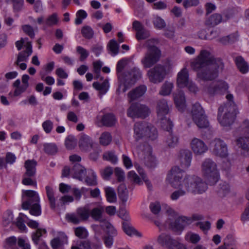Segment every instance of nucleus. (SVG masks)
Returning <instances> with one entry per match:
<instances>
[{
    "mask_svg": "<svg viewBox=\"0 0 249 249\" xmlns=\"http://www.w3.org/2000/svg\"><path fill=\"white\" fill-rule=\"evenodd\" d=\"M191 68L196 72L197 78L202 81H212L216 79L224 65L219 58H215L208 51L202 50L191 63Z\"/></svg>",
    "mask_w": 249,
    "mask_h": 249,
    "instance_id": "nucleus-1",
    "label": "nucleus"
},
{
    "mask_svg": "<svg viewBox=\"0 0 249 249\" xmlns=\"http://www.w3.org/2000/svg\"><path fill=\"white\" fill-rule=\"evenodd\" d=\"M160 42L157 38L147 39L144 43L147 51L141 62L145 68H149L157 63L160 59L161 53L160 49L156 46Z\"/></svg>",
    "mask_w": 249,
    "mask_h": 249,
    "instance_id": "nucleus-3",
    "label": "nucleus"
},
{
    "mask_svg": "<svg viewBox=\"0 0 249 249\" xmlns=\"http://www.w3.org/2000/svg\"><path fill=\"white\" fill-rule=\"evenodd\" d=\"M133 137L136 142L146 137L153 141L158 137V132L155 127L145 122L136 123L133 126Z\"/></svg>",
    "mask_w": 249,
    "mask_h": 249,
    "instance_id": "nucleus-4",
    "label": "nucleus"
},
{
    "mask_svg": "<svg viewBox=\"0 0 249 249\" xmlns=\"http://www.w3.org/2000/svg\"><path fill=\"white\" fill-rule=\"evenodd\" d=\"M114 174L119 182L123 181L124 179V172L121 168L116 167L114 170Z\"/></svg>",
    "mask_w": 249,
    "mask_h": 249,
    "instance_id": "nucleus-64",
    "label": "nucleus"
},
{
    "mask_svg": "<svg viewBox=\"0 0 249 249\" xmlns=\"http://www.w3.org/2000/svg\"><path fill=\"white\" fill-rule=\"evenodd\" d=\"M71 173L74 178L82 180L86 174V170L79 163H74L71 169Z\"/></svg>",
    "mask_w": 249,
    "mask_h": 249,
    "instance_id": "nucleus-23",
    "label": "nucleus"
},
{
    "mask_svg": "<svg viewBox=\"0 0 249 249\" xmlns=\"http://www.w3.org/2000/svg\"><path fill=\"white\" fill-rule=\"evenodd\" d=\"M149 81L154 84L162 82L166 75L165 67L158 64L150 69L147 72Z\"/></svg>",
    "mask_w": 249,
    "mask_h": 249,
    "instance_id": "nucleus-11",
    "label": "nucleus"
},
{
    "mask_svg": "<svg viewBox=\"0 0 249 249\" xmlns=\"http://www.w3.org/2000/svg\"><path fill=\"white\" fill-rule=\"evenodd\" d=\"M113 172V169L111 167H107L101 172L103 178L106 180H108L110 178Z\"/></svg>",
    "mask_w": 249,
    "mask_h": 249,
    "instance_id": "nucleus-62",
    "label": "nucleus"
},
{
    "mask_svg": "<svg viewBox=\"0 0 249 249\" xmlns=\"http://www.w3.org/2000/svg\"><path fill=\"white\" fill-rule=\"evenodd\" d=\"M221 247H225L226 249H235V243L232 235L228 234L224 239L223 245Z\"/></svg>",
    "mask_w": 249,
    "mask_h": 249,
    "instance_id": "nucleus-39",
    "label": "nucleus"
},
{
    "mask_svg": "<svg viewBox=\"0 0 249 249\" xmlns=\"http://www.w3.org/2000/svg\"><path fill=\"white\" fill-rule=\"evenodd\" d=\"M147 88L145 86L141 85L131 90L128 93L129 102H131L141 97L144 94Z\"/></svg>",
    "mask_w": 249,
    "mask_h": 249,
    "instance_id": "nucleus-22",
    "label": "nucleus"
},
{
    "mask_svg": "<svg viewBox=\"0 0 249 249\" xmlns=\"http://www.w3.org/2000/svg\"><path fill=\"white\" fill-rule=\"evenodd\" d=\"M191 223V220L186 216H180L175 219L174 222L169 223V228L174 232L179 234L184 227Z\"/></svg>",
    "mask_w": 249,
    "mask_h": 249,
    "instance_id": "nucleus-17",
    "label": "nucleus"
},
{
    "mask_svg": "<svg viewBox=\"0 0 249 249\" xmlns=\"http://www.w3.org/2000/svg\"><path fill=\"white\" fill-rule=\"evenodd\" d=\"M234 60L241 72L246 73L249 71V65L241 56L235 57Z\"/></svg>",
    "mask_w": 249,
    "mask_h": 249,
    "instance_id": "nucleus-32",
    "label": "nucleus"
},
{
    "mask_svg": "<svg viewBox=\"0 0 249 249\" xmlns=\"http://www.w3.org/2000/svg\"><path fill=\"white\" fill-rule=\"evenodd\" d=\"M126 64V61L124 59H121L119 60L117 64L116 71L118 79L121 78L122 75L124 74L123 71Z\"/></svg>",
    "mask_w": 249,
    "mask_h": 249,
    "instance_id": "nucleus-48",
    "label": "nucleus"
},
{
    "mask_svg": "<svg viewBox=\"0 0 249 249\" xmlns=\"http://www.w3.org/2000/svg\"><path fill=\"white\" fill-rule=\"evenodd\" d=\"M174 102L177 107L180 111H183L185 108V98L184 92L179 90L174 94Z\"/></svg>",
    "mask_w": 249,
    "mask_h": 249,
    "instance_id": "nucleus-25",
    "label": "nucleus"
},
{
    "mask_svg": "<svg viewBox=\"0 0 249 249\" xmlns=\"http://www.w3.org/2000/svg\"><path fill=\"white\" fill-rule=\"evenodd\" d=\"M236 114L232 107L221 106L218 108L217 119L223 126H230L234 122Z\"/></svg>",
    "mask_w": 249,
    "mask_h": 249,
    "instance_id": "nucleus-9",
    "label": "nucleus"
},
{
    "mask_svg": "<svg viewBox=\"0 0 249 249\" xmlns=\"http://www.w3.org/2000/svg\"><path fill=\"white\" fill-rule=\"evenodd\" d=\"M191 146L195 154L200 155L208 150V147L203 141L194 138L191 142Z\"/></svg>",
    "mask_w": 249,
    "mask_h": 249,
    "instance_id": "nucleus-19",
    "label": "nucleus"
},
{
    "mask_svg": "<svg viewBox=\"0 0 249 249\" xmlns=\"http://www.w3.org/2000/svg\"><path fill=\"white\" fill-rule=\"evenodd\" d=\"M183 173L182 169L174 166L168 174L166 180L174 188L181 185L187 194L200 195L206 191L207 184L201 178L190 175H186L183 178Z\"/></svg>",
    "mask_w": 249,
    "mask_h": 249,
    "instance_id": "nucleus-2",
    "label": "nucleus"
},
{
    "mask_svg": "<svg viewBox=\"0 0 249 249\" xmlns=\"http://www.w3.org/2000/svg\"><path fill=\"white\" fill-rule=\"evenodd\" d=\"M189 82L188 71L186 68H184L178 74L177 84L180 88H183L186 87Z\"/></svg>",
    "mask_w": 249,
    "mask_h": 249,
    "instance_id": "nucleus-24",
    "label": "nucleus"
},
{
    "mask_svg": "<svg viewBox=\"0 0 249 249\" xmlns=\"http://www.w3.org/2000/svg\"><path fill=\"white\" fill-rule=\"evenodd\" d=\"M22 29L23 32L31 38H33L35 37L33 28L30 25H24L22 26Z\"/></svg>",
    "mask_w": 249,
    "mask_h": 249,
    "instance_id": "nucleus-63",
    "label": "nucleus"
},
{
    "mask_svg": "<svg viewBox=\"0 0 249 249\" xmlns=\"http://www.w3.org/2000/svg\"><path fill=\"white\" fill-rule=\"evenodd\" d=\"M13 220V214L11 211H7L3 217V225L4 226L10 224Z\"/></svg>",
    "mask_w": 249,
    "mask_h": 249,
    "instance_id": "nucleus-53",
    "label": "nucleus"
},
{
    "mask_svg": "<svg viewBox=\"0 0 249 249\" xmlns=\"http://www.w3.org/2000/svg\"><path fill=\"white\" fill-rule=\"evenodd\" d=\"M228 85L222 80L213 81L205 87V89L209 94L214 95L216 94H223L227 91Z\"/></svg>",
    "mask_w": 249,
    "mask_h": 249,
    "instance_id": "nucleus-14",
    "label": "nucleus"
},
{
    "mask_svg": "<svg viewBox=\"0 0 249 249\" xmlns=\"http://www.w3.org/2000/svg\"><path fill=\"white\" fill-rule=\"evenodd\" d=\"M93 87L99 91V96L101 98L102 96L105 94L108 91L109 87L108 80H105L102 83L98 82H95L92 84Z\"/></svg>",
    "mask_w": 249,
    "mask_h": 249,
    "instance_id": "nucleus-27",
    "label": "nucleus"
},
{
    "mask_svg": "<svg viewBox=\"0 0 249 249\" xmlns=\"http://www.w3.org/2000/svg\"><path fill=\"white\" fill-rule=\"evenodd\" d=\"M58 19L57 15L55 13L49 16L45 21V24L48 26H51L57 23Z\"/></svg>",
    "mask_w": 249,
    "mask_h": 249,
    "instance_id": "nucleus-61",
    "label": "nucleus"
},
{
    "mask_svg": "<svg viewBox=\"0 0 249 249\" xmlns=\"http://www.w3.org/2000/svg\"><path fill=\"white\" fill-rule=\"evenodd\" d=\"M158 242L167 249H187L186 246L182 243L179 238L176 239L166 233L160 234L157 239Z\"/></svg>",
    "mask_w": 249,
    "mask_h": 249,
    "instance_id": "nucleus-7",
    "label": "nucleus"
},
{
    "mask_svg": "<svg viewBox=\"0 0 249 249\" xmlns=\"http://www.w3.org/2000/svg\"><path fill=\"white\" fill-rule=\"evenodd\" d=\"M124 232L129 236H131L135 232V229L130 225L129 221H124L122 223Z\"/></svg>",
    "mask_w": 249,
    "mask_h": 249,
    "instance_id": "nucleus-51",
    "label": "nucleus"
},
{
    "mask_svg": "<svg viewBox=\"0 0 249 249\" xmlns=\"http://www.w3.org/2000/svg\"><path fill=\"white\" fill-rule=\"evenodd\" d=\"M7 3H12L14 12H19L21 10L24 4V0H5Z\"/></svg>",
    "mask_w": 249,
    "mask_h": 249,
    "instance_id": "nucleus-40",
    "label": "nucleus"
},
{
    "mask_svg": "<svg viewBox=\"0 0 249 249\" xmlns=\"http://www.w3.org/2000/svg\"><path fill=\"white\" fill-rule=\"evenodd\" d=\"M107 47L109 48L110 51L114 55H116L118 53L119 45L115 40H111L109 41Z\"/></svg>",
    "mask_w": 249,
    "mask_h": 249,
    "instance_id": "nucleus-57",
    "label": "nucleus"
},
{
    "mask_svg": "<svg viewBox=\"0 0 249 249\" xmlns=\"http://www.w3.org/2000/svg\"><path fill=\"white\" fill-rule=\"evenodd\" d=\"M222 20V16L219 14H213L211 15L205 21L206 25L214 27L219 24Z\"/></svg>",
    "mask_w": 249,
    "mask_h": 249,
    "instance_id": "nucleus-33",
    "label": "nucleus"
},
{
    "mask_svg": "<svg viewBox=\"0 0 249 249\" xmlns=\"http://www.w3.org/2000/svg\"><path fill=\"white\" fill-rule=\"evenodd\" d=\"M21 216L24 217H26V216L25 214L22 213H20L19 216L17 218V219L16 225L21 231H24L26 229V227L24 223V220Z\"/></svg>",
    "mask_w": 249,
    "mask_h": 249,
    "instance_id": "nucleus-56",
    "label": "nucleus"
},
{
    "mask_svg": "<svg viewBox=\"0 0 249 249\" xmlns=\"http://www.w3.org/2000/svg\"><path fill=\"white\" fill-rule=\"evenodd\" d=\"M197 121H194V122L200 128H207L209 125V122L205 114L198 117Z\"/></svg>",
    "mask_w": 249,
    "mask_h": 249,
    "instance_id": "nucleus-41",
    "label": "nucleus"
},
{
    "mask_svg": "<svg viewBox=\"0 0 249 249\" xmlns=\"http://www.w3.org/2000/svg\"><path fill=\"white\" fill-rule=\"evenodd\" d=\"M150 36V34L149 31L146 30L145 28L137 32L136 33V37L138 40H144Z\"/></svg>",
    "mask_w": 249,
    "mask_h": 249,
    "instance_id": "nucleus-50",
    "label": "nucleus"
},
{
    "mask_svg": "<svg viewBox=\"0 0 249 249\" xmlns=\"http://www.w3.org/2000/svg\"><path fill=\"white\" fill-rule=\"evenodd\" d=\"M105 191L107 200L109 202H115L116 196L114 190L111 187H107L105 188Z\"/></svg>",
    "mask_w": 249,
    "mask_h": 249,
    "instance_id": "nucleus-43",
    "label": "nucleus"
},
{
    "mask_svg": "<svg viewBox=\"0 0 249 249\" xmlns=\"http://www.w3.org/2000/svg\"><path fill=\"white\" fill-rule=\"evenodd\" d=\"M161 127L162 128L169 133V135L166 140V143L169 147H174L177 144L178 139L174 136L170 132L172 130L173 124L170 120H162L161 123Z\"/></svg>",
    "mask_w": 249,
    "mask_h": 249,
    "instance_id": "nucleus-18",
    "label": "nucleus"
},
{
    "mask_svg": "<svg viewBox=\"0 0 249 249\" xmlns=\"http://www.w3.org/2000/svg\"><path fill=\"white\" fill-rule=\"evenodd\" d=\"M103 158L113 163H116L117 161V156L115 155L114 152L112 151L105 153L103 155Z\"/></svg>",
    "mask_w": 249,
    "mask_h": 249,
    "instance_id": "nucleus-59",
    "label": "nucleus"
},
{
    "mask_svg": "<svg viewBox=\"0 0 249 249\" xmlns=\"http://www.w3.org/2000/svg\"><path fill=\"white\" fill-rule=\"evenodd\" d=\"M42 232H43L44 233H46V229L38 228L35 232L32 233V238L36 245L38 244L39 239L42 235Z\"/></svg>",
    "mask_w": 249,
    "mask_h": 249,
    "instance_id": "nucleus-47",
    "label": "nucleus"
},
{
    "mask_svg": "<svg viewBox=\"0 0 249 249\" xmlns=\"http://www.w3.org/2000/svg\"><path fill=\"white\" fill-rule=\"evenodd\" d=\"M44 151L48 155H54L57 152V147L54 143H44Z\"/></svg>",
    "mask_w": 249,
    "mask_h": 249,
    "instance_id": "nucleus-45",
    "label": "nucleus"
},
{
    "mask_svg": "<svg viewBox=\"0 0 249 249\" xmlns=\"http://www.w3.org/2000/svg\"><path fill=\"white\" fill-rule=\"evenodd\" d=\"M81 34L85 38L90 39L93 36L94 32L90 27L85 26L82 28Z\"/></svg>",
    "mask_w": 249,
    "mask_h": 249,
    "instance_id": "nucleus-49",
    "label": "nucleus"
},
{
    "mask_svg": "<svg viewBox=\"0 0 249 249\" xmlns=\"http://www.w3.org/2000/svg\"><path fill=\"white\" fill-rule=\"evenodd\" d=\"M237 146L242 150L249 152V137L240 136L235 140Z\"/></svg>",
    "mask_w": 249,
    "mask_h": 249,
    "instance_id": "nucleus-30",
    "label": "nucleus"
},
{
    "mask_svg": "<svg viewBox=\"0 0 249 249\" xmlns=\"http://www.w3.org/2000/svg\"><path fill=\"white\" fill-rule=\"evenodd\" d=\"M105 226L107 229V234L108 236L115 237L117 235V231L114 227L108 222H105Z\"/></svg>",
    "mask_w": 249,
    "mask_h": 249,
    "instance_id": "nucleus-52",
    "label": "nucleus"
},
{
    "mask_svg": "<svg viewBox=\"0 0 249 249\" xmlns=\"http://www.w3.org/2000/svg\"><path fill=\"white\" fill-rule=\"evenodd\" d=\"M178 188L179 189L173 192L170 196V198L173 200H177L179 197L184 196L187 194V193L181 185H179L176 188Z\"/></svg>",
    "mask_w": 249,
    "mask_h": 249,
    "instance_id": "nucleus-44",
    "label": "nucleus"
},
{
    "mask_svg": "<svg viewBox=\"0 0 249 249\" xmlns=\"http://www.w3.org/2000/svg\"><path fill=\"white\" fill-rule=\"evenodd\" d=\"M18 246L21 249H30V245L26 241V239L19 237L17 239L13 236L5 239L4 248L7 249H19Z\"/></svg>",
    "mask_w": 249,
    "mask_h": 249,
    "instance_id": "nucleus-13",
    "label": "nucleus"
},
{
    "mask_svg": "<svg viewBox=\"0 0 249 249\" xmlns=\"http://www.w3.org/2000/svg\"><path fill=\"white\" fill-rule=\"evenodd\" d=\"M76 51L80 55V60L81 61H84L89 55V52L81 46H77Z\"/></svg>",
    "mask_w": 249,
    "mask_h": 249,
    "instance_id": "nucleus-54",
    "label": "nucleus"
},
{
    "mask_svg": "<svg viewBox=\"0 0 249 249\" xmlns=\"http://www.w3.org/2000/svg\"><path fill=\"white\" fill-rule=\"evenodd\" d=\"M75 234L78 237L84 239L88 236V232L87 230L82 227H78L75 230Z\"/></svg>",
    "mask_w": 249,
    "mask_h": 249,
    "instance_id": "nucleus-60",
    "label": "nucleus"
},
{
    "mask_svg": "<svg viewBox=\"0 0 249 249\" xmlns=\"http://www.w3.org/2000/svg\"><path fill=\"white\" fill-rule=\"evenodd\" d=\"M101 122L103 125L111 127L115 125L117 123V119L113 113H107L102 116Z\"/></svg>",
    "mask_w": 249,
    "mask_h": 249,
    "instance_id": "nucleus-29",
    "label": "nucleus"
},
{
    "mask_svg": "<svg viewBox=\"0 0 249 249\" xmlns=\"http://www.w3.org/2000/svg\"><path fill=\"white\" fill-rule=\"evenodd\" d=\"M90 216V211L85 207L78 208L75 213L67 214L66 218L68 221L73 224H77L82 221H86Z\"/></svg>",
    "mask_w": 249,
    "mask_h": 249,
    "instance_id": "nucleus-12",
    "label": "nucleus"
},
{
    "mask_svg": "<svg viewBox=\"0 0 249 249\" xmlns=\"http://www.w3.org/2000/svg\"><path fill=\"white\" fill-rule=\"evenodd\" d=\"M104 209L101 206L93 208L90 212L91 217L95 221H102L103 220L102 215Z\"/></svg>",
    "mask_w": 249,
    "mask_h": 249,
    "instance_id": "nucleus-35",
    "label": "nucleus"
},
{
    "mask_svg": "<svg viewBox=\"0 0 249 249\" xmlns=\"http://www.w3.org/2000/svg\"><path fill=\"white\" fill-rule=\"evenodd\" d=\"M173 87L174 85L173 83L165 81L162 85L159 91V94L162 96H168L171 94Z\"/></svg>",
    "mask_w": 249,
    "mask_h": 249,
    "instance_id": "nucleus-36",
    "label": "nucleus"
},
{
    "mask_svg": "<svg viewBox=\"0 0 249 249\" xmlns=\"http://www.w3.org/2000/svg\"><path fill=\"white\" fill-rule=\"evenodd\" d=\"M202 171L210 185H214L218 180L219 174L216 164L210 159H206L202 164Z\"/></svg>",
    "mask_w": 249,
    "mask_h": 249,
    "instance_id": "nucleus-6",
    "label": "nucleus"
},
{
    "mask_svg": "<svg viewBox=\"0 0 249 249\" xmlns=\"http://www.w3.org/2000/svg\"><path fill=\"white\" fill-rule=\"evenodd\" d=\"M37 162L34 160H28L25 161L24 167L26 172L24 176L34 177L36 174V166Z\"/></svg>",
    "mask_w": 249,
    "mask_h": 249,
    "instance_id": "nucleus-26",
    "label": "nucleus"
},
{
    "mask_svg": "<svg viewBox=\"0 0 249 249\" xmlns=\"http://www.w3.org/2000/svg\"><path fill=\"white\" fill-rule=\"evenodd\" d=\"M45 189L47 196L50 202V207L52 209H54L55 208V199L54 197L53 190L49 186H46Z\"/></svg>",
    "mask_w": 249,
    "mask_h": 249,
    "instance_id": "nucleus-38",
    "label": "nucleus"
},
{
    "mask_svg": "<svg viewBox=\"0 0 249 249\" xmlns=\"http://www.w3.org/2000/svg\"><path fill=\"white\" fill-rule=\"evenodd\" d=\"M29 56L30 55L27 54L26 52L23 51L20 52L18 55L17 60L15 62V65H19V63L21 62L27 61Z\"/></svg>",
    "mask_w": 249,
    "mask_h": 249,
    "instance_id": "nucleus-58",
    "label": "nucleus"
},
{
    "mask_svg": "<svg viewBox=\"0 0 249 249\" xmlns=\"http://www.w3.org/2000/svg\"><path fill=\"white\" fill-rule=\"evenodd\" d=\"M138 152L143 156L145 164L148 167H155L157 164V160L152 154V147L147 143L137 146Z\"/></svg>",
    "mask_w": 249,
    "mask_h": 249,
    "instance_id": "nucleus-10",
    "label": "nucleus"
},
{
    "mask_svg": "<svg viewBox=\"0 0 249 249\" xmlns=\"http://www.w3.org/2000/svg\"><path fill=\"white\" fill-rule=\"evenodd\" d=\"M99 141L101 144L104 146L107 145L112 141V136L110 133L104 132L101 135Z\"/></svg>",
    "mask_w": 249,
    "mask_h": 249,
    "instance_id": "nucleus-42",
    "label": "nucleus"
},
{
    "mask_svg": "<svg viewBox=\"0 0 249 249\" xmlns=\"http://www.w3.org/2000/svg\"><path fill=\"white\" fill-rule=\"evenodd\" d=\"M213 152L214 155L221 158H226L228 155L227 144L220 139H215L212 142Z\"/></svg>",
    "mask_w": 249,
    "mask_h": 249,
    "instance_id": "nucleus-15",
    "label": "nucleus"
},
{
    "mask_svg": "<svg viewBox=\"0 0 249 249\" xmlns=\"http://www.w3.org/2000/svg\"><path fill=\"white\" fill-rule=\"evenodd\" d=\"M179 157L181 167L184 169L188 168L191 165L192 152L189 150H182L180 151Z\"/></svg>",
    "mask_w": 249,
    "mask_h": 249,
    "instance_id": "nucleus-21",
    "label": "nucleus"
},
{
    "mask_svg": "<svg viewBox=\"0 0 249 249\" xmlns=\"http://www.w3.org/2000/svg\"><path fill=\"white\" fill-rule=\"evenodd\" d=\"M204 114V110L198 103H196L193 105L191 115L193 121H197L198 118Z\"/></svg>",
    "mask_w": 249,
    "mask_h": 249,
    "instance_id": "nucleus-31",
    "label": "nucleus"
},
{
    "mask_svg": "<svg viewBox=\"0 0 249 249\" xmlns=\"http://www.w3.org/2000/svg\"><path fill=\"white\" fill-rule=\"evenodd\" d=\"M30 77L27 74H24L22 76V82L23 85L18 89L14 91V95L17 96L24 92L29 87L28 80Z\"/></svg>",
    "mask_w": 249,
    "mask_h": 249,
    "instance_id": "nucleus-34",
    "label": "nucleus"
},
{
    "mask_svg": "<svg viewBox=\"0 0 249 249\" xmlns=\"http://www.w3.org/2000/svg\"><path fill=\"white\" fill-rule=\"evenodd\" d=\"M89 174H91V177L87 176L85 178V182L89 186H95L97 184L96 176L93 170L89 171Z\"/></svg>",
    "mask_w": 249,
    "mask_h": 249,
    "instance_id": "nucleus-46",
    "label": "nucleus"
},
{
    "mask_svg": "<svg viewBox=\"0 0 249 249\" xmlns=\"http://www.w3.org/2000/svg\"><path fill=\"white\" fill-rule=\"evenodd\" d=\"M131 70L125 71L119 80L123 83V84L119 85L116 92L119 94L120 92H125L128 89L129 86L134 84L136 82L135 79L133 78Z\"/></svg>",
    "mask_w": 249,
    "mask_h": 249,
    "instance_id": "nucleus-16",
    "label": "nucleus"
},
{
    "mask_svg": "<svg viewBox=\"0 0 249 249\" xmlns=\"http://www.w3.org/2000/svg\"><path fill=\"white\" fill-rule=\"evenodd\" d=\"M157 110L158 117L161 120V123H162L163 119L169 120V119L164 117L165 115L168 113L169 110L167 102L166 100L161 99L158 101Z\"/></svg>",
    "mask_w": 249,
    "mask_h": 249,
    "instance_id": "nucleus-20",
    "label": "nucleus"
},
{
    "mask_svg": "<svg viewBox=\"0 0 249 249\" xmlns=\"http://www.w3.org/2000/svg\"><path fill=\"white\" fill-rule=\"evenodd\" d=\"M150 108L144 104L134 103L131 104L127 110V115L132 118L144 119L150 114Z\"/></svg>",
    "mask_w": 249,
    "mask_h": 249,
    "instance_id": "nucleus-8",
    "label": "nucleus"
},
{
    "mask_svg": "<svg viewBox=\"0 0 249 249\" xmlns=\"http://www.w3.org/2000/svg\"><path fill=\"white\" fill-rule=\"evenodd\" d=\"M93 142L91 139L87 135L82 134L79 141V146L81 149L88 151L92 148Z\"/></svg>",
    "mask_w": 249,
    "mask_h": 249,
    "instance_id": "nucleus-28",
    "label": "nucleus"
},
{
    "mask_svg": "<svg viewBox=\"0 0 249 249\" xmlns=\"http://www.w3.org/2000/svg\"><path fill=\"white\" fill-rule=\"evenodd\" d=\"M23 194L27 197V199L22 202V209H30V213L32 215H40L41 213V210L39 204V196L37 193L33 190H26L23 191Z\"/></svg>",
    "mask_w": 249,
    "mask_h": 249,
    "instance_id": "nucleus-5",
    "label": "nucleus"
},
{
    "mask_svg": "<svg viewBox=\"0 0 249 249\" xmlns=\"http://www.w3.org/2000/svg\"><path fill=\"white\" fill-rule=\"evenodd\" d=\"M119 198L124 202H126L128 199V191L126 185L124 183L121 184L118 188Z\"/></svg>",
    "mask_w": 249,
    "mask_h": 249,
    "instance_id": "nucleus-37",
    "label": "nucleus"
},
{
    "mask_svg": "<svg viewBox=\"0 0 249 249\" xmlns=\"http://www.w3.org/2000/svg\"><path fill=\"white\" fill-rule=\"evenodd\" d=\"M229 186L226 182H222L219 184V189L217 190V192L219 195L224 196L226 194L229 193Z\"/></svg>",
    "mask_w": 249,
    "mask_h": 249,
    "instance_id": "nucleus-55",
    "label": "nucleus"
}]
</instances>
